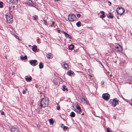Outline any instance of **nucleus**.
Wrapping results in <instances>:
<instances>
[{"label": "nucleus", "instance_id": "nucleus-47", "mask_svg": "<svg viewBox=\"0 0 132 132\" xmlns=\"http://www.w3.org/2000/svg\"><path fill=\"white\" fill-rule=\"evenodd\" d=\"M72 74L73 75V74H74V73L73 72H72Z\"/></svg>", "mask_w": 132, "mask_h": 132}, {"label": "nucleus", "instance_id": "nucleus-1", "mask_svg": "<svg viewBox=\"0 0 132 132\" xmlns=\"http://www.w3.org/2000/svg\"><path fill=\"white\" fill-rule=\"evenodd\" d=\"M49 104V100L46 97H44L42 98L40 102V106L43 108L45 107Z\"/></svg>", "mask_w": 132, "mask_h": 132}, {"label": "nucleus", "instance_id": "nucleus-33", "mask_svg": "<svg viewBox=\"0 0 132 132\" xmlns=\"http://www.w3.org/2000/svg\"><path fill=\"white\" fill-rule=\"evenodd\" d=\"M77 17L79 18L80 17L81 15L80 14H77Z\"/></svg>", "mask_w": 132, "mask_h": 132}, {"label": "nucleus", "instance_id": "nucleus-28", "mask_svg": "<svg viewBox=\"0 0 132 132\" xmlns=\"http://www.w3.org/2000/svg\"><path fill=\"white\" fill-rule=\"evenodd\" d=\"M105 14L101 15L100 16V18H103L105 17Z\"/></svg>", "mask_w": 132, "mask_h": 132}, {"label": "nucleus", "instance_id": "nucleus-34", "mask_svg": "<svg viewBox=\"0 0 132 132\" xmlns=\"http://www.w3.org/2000/svg\"><path fill=\"white\" fill-rule=\"evenodd\" d=\"M56 109L57 110H59L60 109V107L59 106H57Z\"/></svg>", "mask_w": 132, "mask_h": 132}, {"label": "nucleus", "instance_id": "nucleus-48", "mask_svg": "<svg viewBox=\"0 0 132 132\" xmlns=\"http://www.w3.org/2000/svg\"><path fill=\"white\" fill-rule=\"evenodd\" d=\"M27 90V89H25V90H26V91Z\"/></svg>", "mask_w": 132, "mask_h": 132}, {"label": "nucleus", "instance_id": "nucleus-35", "mask_svg": "<svg viewBox=\"0 0 132 132\" xmlns=\"http://www.w3.org/2000/svg\"><path fill=\"white\" fill-rule=\"evenodd\" d=\"M72 74V72L71 71H70L69 72L68 75H70Z\"/></svg>", "mask_w": 132, "mask_h": 132}, {"label": "nucleus", "instance_id": "nucleus-8", "mask_svg": "<svg viewBox=\"0 0 132 132\" xmlns=\"http://www.w3.org/2000/svg\"><path fill=\"white\" fill-rule=\"evenodd\" d=\"M8 3L12 4H15L18 2V0H7Z\"/></svg>", "mask_w": 132, "mask_h": 132}, {"label": "nucleus", "instance_id": "nucleus-20", "mask_svg": "<svg viewBox=\"0 0 132 132\" xmlns=\"http://www.w3.org/2000/svg\"><path fill=\"white\" fill-rule=\"evenodd\" d=\"M81 23L80 21H79L76 23V25L78 27H80L81 26Z\"/></svg>", "mask_w": 132, "mask_h": 132}, {"label": "nucleus", "instance_id": "nucleus-29", "mask_svg": "<svg viewBox=\"0 0 132 132\" xmlns=\"http://www.w3.org/2000/svg\"><path fill=\"white\" fill-rule=\"evenodd\" d=\"M44 23L46 25H47L48 24V23L45 20H44Z\"/></svg>", "mask_w": 132, "mask_h": 132}, {"label": "nucleus", "instance_id": "nucleus-9", "mask_svg": "<svg viewBox=\"0 0 132 132\" xmlns=\"http://www.w3.org/2000/svg\"><path fill=\"white\" fill-rule=\"evenodd\" d=\"M12 132H19L20 130L18 128L13 127L11 129Z\"/></svg>", "mask_w": 132, "mask_h": 132}, {"label": "nucleus", "instance_id": "nucleus-49", "mask_svg": "<svg viewBox=\"0 0 132 132\" xmlns=\"http://www.w3.org/2000/svg\"><path fill=\"white\" fill-rule=\"evenodd\" d=\"M31 46V45H29V47H30V46Z\"/></svg>", "mask_w": 132, "mask_h": 132}, {"label": "nucleus", "instance_id": "nucleus-4", "mask_svg": "<svg viewBox=\"0 0 132 132\" xmlns=\"http://www.w3.org/2000/svg\"><path fill=\"white\" fill-rule=\"evenodd\" d=\"M68 20L71 21H73L76 20V17L75 15L73 14H69L68 17Z\"/></svg>", "mask_w": 132, "mask_h": 132}, {"label": "nucleus", "instance_id": "nucleus-30", "mask_svg": "<svg viewBox=\"0 0 132 132\" xmlns=\"http://www.w3.org/2000/svg\"><path fill=\"white\" fill-rule=\"evenodd\" d=\"M3 3L2 2H0V7L2 8L3 7Z\"/></svg>", "mask_w": 132, "mask_h": 132}, {"label": "nucleus", "instance_id": "nucleus-40", "mask_svg": "<svg viewBox=\"0 0 132 132\" xmlns=\"http://www.w3.org/2000/svg\"><path fill=\"white\" fill-rule=\"evenodd\" d=\"M60 31L59 30H57V32L59 33H60Z\"/></svg>", "mask_w": 132, "mask_h": 132}, {"label": "nucleus", "instance_id": "nucleus-15", "mask_svg": "<svg viewBox=\"0 0 132 132\" xmlns=\"http://www.w3.org/2000/svg\"><path fill=\"white\" fill-rule=\"evenodd\" d=\"M27 82H29L32 79V78L30 76L29 77H27L25 78Z\"/></svg>", "mask_w": 132, "mask_h": 132}, {"label": "nucleus", "instance_id": "nucleus-54", "mask_svg": "<svg viewBox=\"0 0 132 132\" xmlns=\"http://www.w3.org/2000/svg\"><path fill=\"white\" fill-rule=\"evenodd\" d=\"M90 77H89V78H90Z\"/></svg>", "mask_w": 132, "mask_h": 132}, {"label": "nucleus", "instance_id": "nucleus-51", "mask_svg": "<svg viewBox=\"0 0 132 132\" xmlns=\"http://www.w3.org/2000/svg\"><path fill=\"white\" fill-rule=\"evenodd\" d=\"M102 84H104V82H102Z\"/></svg>", "mask_w": 132, "mask_h": 132}, {"label": "nucleus", "instance_id": "nucleus-13", "mask_svg": "<svg viewBox=\"0 0 132 132\" xmlns=\"http://www.w3.org/2000/svg\"><path fill=\"white\" fill-rule=\"evenodd\" d=\"M47 57L49 59H51L53 57L51 53H49L47 55Z\"/></svg>", "mask_w": 132, "mask_h": 132}, {"label": "nucleus", "instance_id": "nucleus-2", "mask_svg": "<svg viewBox=\"0 0 132 132\" xmlns=\"http://www.w3.org/2000/svg\"><path fill=\"white\" fill-rule=\"evenodd\" d=\"M6 16L7 22L9 23H12L13 20L12 16L10 13L6 14Z\"/></svg>", "mask_w": 132, "mask_h": 132}, {"label": "nucleus", "instance_id": "nucleus-11", "mask_svg": "<svg viewBox=\"0 0 132 132\" xmlns=\"http://www.w3.org/2000/svg\"><path fill=\"white\" fill-rule=\"evenodd\" d=\"M37 62V61L36 60H33L30 61V63L32 65L35 66L36 65V63Z\"/></svg>", "mask_w": 132, "mask_h": 132}, {"label": "nucleus", "instance_id": "nucleus-10", "mask_svg": "<svg viewBox=\"0 0 132 132\" xmlns=\"http://www.w3.org/2000/svg\"><path fill=\"white\" fill-rule=\"evenodd\" d=\"M26 4L28 5L32 6H33L34 5V4L32 3V1L30 0H27L26 2Z\"/></svg>", "mask_w": 132, "mask_h": 132}, {"label": "nucleus", "instance_id": "nucleus-3", "mask_svg": "<svg viewBox=\"0 0 132 132\" xmlns=\"http://www.w3.org/2000/svg\"><path fill=\"white\" fill-rule=\"evenodd\" d=\"M118 101L116 98H114L113 100H111L109 101V103L114 107L116 106L117 104H118Z\"/></svg>", "mask_w": 132, "mask_h": 132}, {"label": "nucleus", "instance_id": "nucleus-52", "mask_svg": "<svg viewBox=\"0 0 132 132\" xmlns=\"http://www.w3.org/2000/svg\"><path fill=\"white\" fill-rule=\"evenodd\" d=\"M37 40H39V39H38Z\"/></svg>", "mask_w": 132, "mask_h": 132}, {"label": "nucleus", "instance_id": "nucleus-23", "mask_svg": "<svg viewBox=\"0 0 132 132\" xmlns=\"http://www.w3.org/2000/svg\"><path fill=\"white\" fill-rule=\"evenodd\" d=\"M62 87L63 88V89H62L63 91H64L65 90H66L67 91L68 90V89L67 88H66V87L65 85H63Z\"/></svg>", "mask_w": 132, "mask_h": 132}, {"label": "nucleus", "instance_id": "nucleus-26", "mask_svg": "<svg viewBox=\"0 0 132 132\" xmlns=\"http://www.w3.org/2000/svg\"><path fill=\"white\" fill-rule=\"evenodd\" d=\"M63 66L64 68L66 69H67V68H68V65L67 64H64Z\"/></svg>", "mask_w": 132, "mask_h": 132}, {"label": "nucleus", "instance_id": "nucleus-56", "mask_svg": "<svg viewBox=\"0 0 132 132\" xmlns=\"http://www.w3.org/2000/svg\"><path fill=\"white\" fill-rule=\"evenodd\" d=\"M131 34H132V33H131Z\"/></svg>", "mask_w": 132, "mask_h": 132}, {"label": "nucleus", "instance_id": "nucleus-38", "mask_svg": "<svg viewBox=\"0 0 132 132\" xmlns=\"http://www.w3.org/2000/svg\"><path fill=\"white\" fill-rule=\"evenodd\" d=\"M74 111H75L76 112H79L78 111V110H77V109H75V110H74Z\"/></svg>", "mask_w": 132, "mask_h": 132}, {"label": "nucleus", "instance_id": "nucleus-41", "mask_svg": "<svg viewBox=\"0 0 132 132\" xmlns=\"http://www.w3.org/2000/svg\"><path fill=\"white\" fill-rule=\"evenodd\" d=\"M35 87L36 88H37V87H38V85H37V84L35 85Z\"/></svg>", "mask_w": 132, "mask_h": 132}, {"label": "nucleus", "instance_id": "nucleus-44", "mask_svg": "<svg viewBox=\"0 0 132 132\" xmlns=\"http://www.w3.org/2000/svg\"><path fill=\"white\" fill-rule=\"evenodd\" d=\"M17 37H16V38H17V39H19V37L17 36H16Z\"/></svg>", "mask_w": 132, "mask_h": 132}, {"label": "nucleus", "instance_id": "nucleus-27", "mask_svg": "<svg viewBox=\"0 0 132 132\" xmlns=\"http://www.w3.org/2000/svg\"><path fill=\"white\" fill-rule=\"evenodd\" d=\"M33 20H36L38 19V16L36 15H35L34 16H33Z\"/></svg>", "mask_w": 132, "mask_h": 132}, {"label": "nucleus", "instance_id": "nucleus-50", "mask_svg": "<svg viewBox=\"0 0 132 132\" xmlns=\"http://www.w3.org/2000/svg\"><path fill=\"white\" fill-rule=\"evenodd\" d=\"M5 58L6 59H7V57L6 56H5Z\"/></svg>", "mask_w": 132, "mask_h": 132}, {"label": "nucleus", "instance_id": "nucleus-32", "mask_svg": "<svg viewBox=\"0 0 132 132\" xmlns=\"http://www.w3.org/2000/svg\"><path fill=\"white\" fill-rule=\"evenodd\" d=\"M107 131H108V132H111V131L110 130L109 128H107Z\"/></svg>", "mask_w": 132, "mask_h": 132}, {"label": "nucleus", "instance_id": "nucleus-31", "mask_svg": "<svg viewBox=\"0 0 132 132\" xmlns=\"http://www.w3.org/2000/svg\"><path fill=\"white\" fill-rule=\"evenodd\" d=\"M80 100L82 101H86V100L84 98H82Z\"/></svg>", "mask_w": 132, "mask_h": 132}, {"label": "nucleus", "instance_id": "nucleus-39", "mask_svg": "<svg viewBox=\"0 0 132 132\" xmlns=\"http://www.w3.org/2000/svg\"><path fill=\"white\" fill-rule=\"evenodd\" d=\"M1 114L2 115H4V112H1Z\"/></svg>", "mask_w": 132, "mask_h": 132}, {"label": "nucleus", "instance_id": "nucleus-24", "mask_svg": "<svg viewBox=\"0 0 132 132\" xmlns=\"http://www.w3.org/2000/svg\"><path fill=\"white\" fill-rule=\"evenodd\" d=\"M74 48V46L73 45H70L69 47V49L70 50H73Z\"/></svg>", "mask_w": 132, "mask_h": 132}, {"label": "nucleus", "instance_id": "nucleus-45", "mask_svg": "<svg viewBox=\"0 0 132 132\" xmlns=\"http://www.w3.org/2000/svg\"><path fill=\"white\" fill-rule=\"evenodd\" d=\"M85 102H86L87 104H88V102H87L86 101H85Z\"/></svg>", "mask_w": 132, "mask_h": 132}, {"label": "nucleus", "instance_id": "nucleus-16", "mask_svg": "<svg viewBox=\"0 0 132 132\" xmlns=\"http://www.w3.org/2000/svg\"><path fill=\"white\" fill-rule=\"evenodd\" d=\"M61 127L63 128V129L64 130H66L67 129L68 127L65 126L63 124H62L61 126Z\"/></svg>", "mask_w": 132, "mask_h": 132}, {"label": "nucleus", "instance_id": "nucleus-12", "mask_svg": "<svg viewBox=\"0 0 132 132\" xmlns=\"http://www.w3.org/2000/svg\"><path fill=\"white\" fill-rule=\"evenodd\" d=\"M62 32L64 35L65 36V37L67 38H68L70 39H71V36L70 35H69L66 32H65L63 31Z\"/></svg>", "mask_w": 132, "mask_h": 132}, {"label": "nucleus", "instance_id": "nucleus-6", "mask_svg": "<svg viewBox=\"0 0 132 132\" xmlns=\"http://www.w3.org/2000/svg\"><path fill=\"white\" fill-rule=\"evenodd\" d=\"M125 11L124 9L122 7L119 8L118 11H117L118 14L120 15H122Z\"/></svg>", "mask_w": 132, "mask_h": 132}, {"label": "nucleus", "instance_id": "nucleus-36", "mask_svg": "<svg viewBox=\"0 0 132 132\" xmlns=\"http://www.w3.org/2000/svg\"><path fill=\"white\" fill-rule=\"evenodd\" d=\"M101 13L102 14V15L105 14L104 12L103 11H101Z\"/></svg>", "mask_w": 132, "mask_h": 132}, {"label": "nucleus", "instance_id": "nucleus-42", "mask_svg": "<svg viewBox=\"0 0 132 132\" xmlns=\"http://www.w3.org/2000/svg\"><path fill=\"white\" fill-rule=\"evenodd\" d=\"M14 74H15V73L14 72H12V75H13Z\"/></svg>", "mask_w": 132, "mask_h": 132}, {"label": "nucleus", "instance_id": "nucleus-7", "mask_svg": "<svg viewBox=\"0 0 132 132\" xmlns=\"http://www.w3.org/2000/svg\"><path fill=\"white\" fill-rule=\"evenodd\" d=\"M115 48L117 49L118 51L121 52L122 50V48L120 45H117L116 46Z\"/></svg>", "mask_w": 132, "mask_h": 132}, {"label": "nucleus", "instance_id": "nucleus-21", "mask_svg": "<svg viewBox=\"0 0 132 132\" xmlns=\"http://www.w3.org/2000/svg\"><path fill=\"white\" fill-rule=\"evenodd\" d=\"M109 15H107V17L109 18H113V16L112 15H111V13H109Z\"/></svg>", "mask_w": 132, "mask_h": 132}, {"label": "nucleus", "instance_id": "nucleus-53", "mask_svg": "<svg viewBox=\"0 0 132 132\" xmlns=\"http://www.w3.org/2000/svg\"><path fill=\"white\" fill-rule=\"evenodd\" d=\"M90 77H89V78H90Z\"/></svg>", "mask_w": 132, "mask_h": 132}, {"label": "nucleus", "instance_id": "nucleus-43", "mask_svg": "<svg viewBox=\"0 0 132 132\" xmlns=\"http://www.w3.org/2000/svg\"><path fill=\"white\" fill-rule=\"evenodd\" d=\"M11 7H9V10H11Z\"/></svg>", "mask_w": 132, "mask_h": 132}, {"label": "nucleus", "instance_id": "nucleus-37", "mask_svg": "<svg viewBox=\"0 0 132 132\" xmlns=\"http://www.w3.org/2000/svg\"><path fill=\"white\" fill-rule=\"evenodd\" d=\"M26 90H23V92H22V93L23 94H25L26 93Z\"/></svg>", "mask_w": 132, "mask_h": 132}, {"label": "nucleus", "instance_id": "nucleus-46", "mask_svg": "<svg viewBox=\"0 0 132 132\" xmlns=\"http://www.w3.org/2000/svg\"><path fill=\"white\" fill-rule=\"evenodd\" d=\"M117 18L118 19H119V18L118 16H117Z\"/></svg>", "mask_w": 132, "mask_h": 132}, {"label": "nucleus", "instance_id": "nucleus-55", "mask_svg": "<svg viewBox=\"0 0 132 132\" xmlns=\"http://www.w3.org/2000/svg\"><path fill=\"white\" fill-rule=\"evenodd\" d=\"M131 105H132V104H131Z\"/></svg>", "mask_w": 132, "mask_h": 132}, {"label": "nucleus", "instance_id": "nucleus-17", "mask_svg": "<svg viewBox=\"0 0 132 132\" xmlns=\"http://www.w3.org/2000/svg\"><path fill=\"white\" fill-rule=\"evenodd\" d=\"M37 46L35 45H34L32 46V50L34 51H36L37 50Z\"/></svg>", "mask_w": 132, "mask_h": 132}, {"label": "nucleus", "instance_id": "nucleus-14", "mask_svg": "<svg viewBox=\"0 0 132 132\" xmlns=\"http://www.w3.org/2000/svg\"><path fill=\"white\" fill-rule=\"evenodd\" d=\"M76 107L77 109V110H78V111L79 113L80 114V113L81 112V109L79 105H77L76 106Z\"/></svg>", "mask_w": 132, "mask_h": 132}, {"label": "nucleus", "instance_id": "nucleus-22", "mask_svg": "<svg viewBox=\"0 0 132 132\" xmlns=\"http://www.w3.org/2000/svg\"><path fill=\"white\" fill-rule=\"evenodd\" d=\"M49 122L51 125H52L54 122V121L52 119H50L49 120Z\"/></svg>", "mask_w": 132, "mask_h": 132}, {"label": "nucleus", "instance_id": "nucleus-25", "mask_svg": "<svg viewBox=\"0 0 132 132\" xmlns=\"http://www.w3.org/2000/svg\"><path fill=\"white\" fill-rule=\"evenodd\" d=\"M27 59V57L26 56H22L21 57V60H25Z\"/></svg>", "mask_w": 132, "mask_h": 132}, {"label": "nucleus", "instance_id": "nucleus-5", "mask_svg": "<svg viewBox=\"0 0 132 132\" xmlns=\"http://www.w3.org/2000/svg\"><path fill=\"white\" fill-rule=\"evenodd\" d=\"M102 96L103 99L107 101L109 99L110 95L108 93H105L103 94Z\"/></svg>", "mask_w": 132, "mask_h": 132}, {"label": "nucleus", "instance_id": "nucleus-18", "mask_svg": "<svg viewBox=\"0 0 132 132\" xmlns=\"http://www.w3.org/2000/svg\"><path fill=\"white\" fill-rule=\"evenodd\" d=\"M70 116L71 117H75V115L73 112H72L70 113Z\"/></svg>", "mask_w": 132, "mask_h": 132}, {"label": "nucleus", "instance_id": "nucleus-19", "mask_svg": "<svg viewBox=\"0 0 132 132\" xmlns=\"http://www.w3.org/2000/svg\"><path fill=\"white\" fill-rule=\"evenodd\" d=\"M39 67L40 69H42L43 67V64L41 62H40L39 64Z\"/></svg>", "mask_w": 132, "mask_h": 132}]
</instances>
